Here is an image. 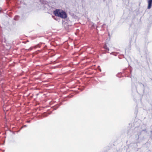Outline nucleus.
<instances>
[{"instance_id": "obj_3", "label": "nucleus", "mask_w": 152, "mask_h": 152, "mask_svg": "<svg viewBox=\"0 0 152 152\" xmlns=\"http://www.w3.org/2000/svg\"><path fill=\"white\" fill-rule=\"evenodd\" d=\"M104 48L107 50H109V49H108V48H107V46L106 45H105L104 47Z\"/></svg>"}, {"instance_id": "obj_2", "label": "nucleus", "mask_w": 152, "mask_h": 152, "mask_svg": "<svg viewBox=\"0 0 152 152\" xmlns=\"http://www.w3.org/2000/svg\"><path fill=\"white\" fill-rule=\"evenodd\" d=\"M148 9H150L151 7L152 4V0H148Z\"/></svg>"}, {"instance_id": "obj_1", "label": "nucleus", "mask_w": 152, "mask_h": 152, "mask_svg": "<svg viewBox=\"0 0 152 152\" xmlns=\"http://www.w3.org/2000/svg\"><path fill=\"white\" fill-rule=\"evenodd\" d=\"M53 12L56 16L62 18H65L66 17V13L62 10L57 9L54 11Z\"/></svg>"}]
</instances>
